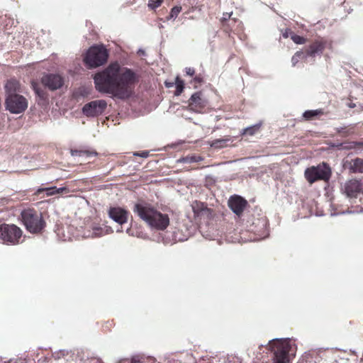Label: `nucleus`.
Masks as SVG:
<instances>
[{
    "instance_id": "obj_4",
    "label": "nucleus",
    "mask_w": 363,
    "mask_h": 363,
    "mask_svg": "<svg viewBox=\"0 0 363 363\" xmlns=\"http://www.w3.org/2000/svg\"><path fill=\"white\" fill-rule=\"evenodd\" d=\"M108 57V52L104 46L94 45L88 50L84 62L88 67L95 68L105 64Z\"/></svg>"
},
{
    "instance_id": "obj_32",
    "label": "nucleus",
    "mask_w": 363,
    "mask_h": 363,
    "mask_svg": "<svg viewBox=\"0 0 363 363\" xmlns=\"http://www.w3.org/2000/svg\"><path fill=\"white\" fill-rule=\"evenodd\" d=\"M346 129H347L346 128L340 127V128H338L337 130L338 133H345L346 135H349V134L352 133L351 128H349L347 130H345Z\"/></svg>"
},
{
    "instance_id": "obj_27",
    "label": "nucleus",
    "mask_w": 363,
    "mask_h": 363,
    "mask_svg": "<svg viewBox=\"0 0 363 363\" xmlns=\"http://www.w3.org/2000/svg\"><path fill=\"white\" fill-rule=\"evenodd\" d=\"M181 11H182L181 6L173 7L171 10L170 14L168 16L167 19H175Z\"/></svg>"
},
{
    "instance_id": "obj_26",
    "label": "nucleus",
    "mask_w": 363,
    "mask_h": 363,
    "mask_svg": "<svg viewBox=\"0 0 363 363\" xmlns=\"http://www.w3.org/2000/svg\"><path fill=\"white\" fill-rule=\"evenodd\" d=\"M259 128V125H252L250 127H247L242 130V135H252L255 133Z\"/></svg>"
},
{
    "instance_id": "obj_6",
    "label": "nucleus",
    "mask_w": 363,
    "mask_h": 363,
    "mask_svg": "<svg viewBox=\"0 0 363 363\" xmlns=\"http://www.w3.org/2000/svg\"><path fill=\"white\" fill-rule=\"evenodd\" d=\"M174 214L172 212L169 213H160V238L164 243H173L177 241L176 233L173 223H170L172 220Z\"/></svg>"
},
{
    "instance_id": "obj_40",
    "label": "nucleus",
    "mask_w": 363,
    "mask_h": 363,
    "mask_svg": "<svg viewBox=\"0 0 363 363\" xmlns=\"http://www.w3.org/2000/svg\"><path fill=\"white\" fill-rule=\"evenodd\" d=\"M195 80H196V82H201L200 79H199V78H198V77H196V78H195Z\"/></svg>"
},
{
    "instance_id": "obj_9",
    "label": "nucleus",
    "mask_w": 363,
    "mask_h": 363,
    "mask_svg": "<svg viewBox=\"0 0 363 363\" xmlns=\"http://www.w3.org/2000/svg\"><path fill=\"white\" fill-rule=\"evenodd\" d=\"M28 107L26 99L19 94H9L6 99V108L12 113H21Z\"/></svg>"
},
{
    "instance_id": "obj_36",
    "label": "nucleus",
    "mask_w": 363,
    "mask_h": 363,
    "mask_svg": "<svg viewBox=\"0 0 363 363\" xmlns=\"http://www.w3.org/2000/svg\"><path fill=\"white\" fill-rule=\"evenodd\" d=\"M232 15V13H225L223 15L222 20L223 21H227L228 20Z\"/></svg>"
},
{
    "instance_id": "obj_33",
    "label": "nucleus",
    "mask_w": 363,
    "mask_h": 363,
    "mask_svg": "<svg viewBox=\"0 0 363 363\" xmlns=\"http://www.w3.org/2000/svg\"><path fill=\"white\" fill-rule=\"evenodd\" d=\"M159 5V0H155V1H153V0H150L148 3V6L149 8L152 9H155V8H157Z\"/></svg>"
},
{
    "instance_id": "obj_12",
    "label": "nucleus",
    "mask_w": 363,
    "mask_h": 363,
    "mask_svg": "<svg viewBox=\"0 0 363 363\" xmlns=\"http://www.w3.org/2000/svg\"><path fill=\"white\" fill-rule=\"evenodd\" d=\"M247 204V201L240 196H231L228 200V206L238 216H240L242 213Z\"/></svg>"
},
{
    "instance_id": "obj_42",
    "label": "nucleus",
    "mask_w": 363,
    "mask_h": 363,
    "mask_svg": "<svg viewBox=\"0 0 363 363\" xmlns=\"http://www.w3.org/2000/svg\"><path fill=\"white\" fill-rule=\"evenodd\" d=\"M166 86H167V87H169V86H171V84H168V83H167V82H166Z\"/></svg>"
},
{
    "instance_id": "obj_44",
    "label": "nucleus",
    "mask_w": 363,
    "mask_h": 363,
    "mask_svg": "<svg viewBox=\"0 0 363 363\" xmlns=\"http://www.w3.org/2000/svg\"><path fill=\"white\" fill-rule=\"evenodd\" d=\"M350 106V108L354 107L353 104H351V106Z\"/></svg>"
},
{
    "instance_id": "obj_18",
    "label": "nucleus",
    "mask_w": 363,
    "mask_h": 363,
    "mask_svg": "<svg viewBox=\"0 0 363 363\" xmlns=\"http://www.w3.org/2000/svg\"><path fill=\"white\" fill-rule=\"evenodd\" d=\"M7 96L9 94H17L16 92L19 89V83L15 79L7 82L5 85Z\"/></svg>"
},
{
    "instance_id": "obj_13",
    "label": "nucleus",
    "mask_w": 363,
    "mask_h": 363,
    "mask_svg": "<svg viewBox=\"0 0 363 363\" xmlns=\"http://www.w3.org/2000/svg\"><path fill=\"white\" fill-rule=\"evenodd\" d=\"M109 217L120 225L125 223L128 220L127 211L120 207H111L108 210Z\"/></svg>"
},
{
    "instance_id": "obj_35",
    "label": "nucleus",
    "mask_w": 363,
    "mask_h": 363,
    "mask_svg": "<svg viewBox=\"0 0 363 363\" xmlns=\"http://www.w3.org/2000/svg\"><path fill=\"white\" fill-rule=\"evenodd\" d=\"M148 152H142L141 153L135 152L134 155L140 156L142 157H147L148 156Z\"/></svg>"
},
{
    "instance_id": "obj_11",
    "label": "nucleus",
    "mask_w": 363,
    "mask_h": 363,
    "mask_svg": "<svg viewBox=\"0 0 363 363\" xmlns=\"http://www.w3.org/2000/svg\"><path fill=\"white\" fill-rule=\"evenodd\" d=\"M363 187L361 182L357 179L346 181L341 185V192L347 198H357L362 191Z\"/></svg>"
},
{
    "instance_id": "obj_45",
    "label": "nucleus",
    "mask_w": 363,
    "mask_h": 363,
    "mask_svg": "<svg viewBox=\"0 0 363 363\" xmlns=\"http://www.w3.org/2000/svg\"><path fill=\"white\" fill-rule=\"evenodd\" d=\"M162 0H160V4L162 3Z\"/></svg>"
},
{
    "instance_id": "obj_22",
    "label": "nucleus",
    "mask_w": 363,
    "mask_h": 363,
    "mask_svg": "<svg viewBox=\"0 0 363 363\" xmlns=\"http://www.w3.org/2000/svg\"><path fill=\"white\" fill-rule=\"evenodd\" d=\"M351 169L354 172H363V159L357 158L352 161L351 165Z\"/></svg>"
},
{
    "instance_id": "obj_2",
    "label": "nucleus",
    "mask_w": 363,
    "mask_h": 363,
    "mask_svg": "<svg viewBox=\"0 0 363 363\" xmlns=\"http://www.w3.org/2000/svg\"><path fill=\"white\" fill-rule=\"evenodd\" d=\"M269 347L274 352V363H290V352L294 351L288 339L272 340Z\"/></svg>"
},
{
    "instance_id": "obj_39",
    "label": "nucleus",
    "mask_w": 363,
    "mask_h": 363,
    "mask_svg": "<svg viewBox=\"0 0 363 363\" xmlns=\"http://www.w3.org/2000/svg\"><path fill=\"white\" fill-rule=\"evenodd\" d=\"M284 38H288V34L286 33L283 34Z\"/></svg>"
},
{
    "instance_id": "obj_41",
    "label": "nucleus",
    "mask_w": 363,
    "mask_h": 363,
    "mask_svg": "<svg viewBox=\"0 0 363 363\" xmlns=\"http://www.w3.org/2000/svg\"><path fill=\"white\" fill-rule=\"evenodd\" d=\"M35 92H36L38 95H40V92H39V91H38L37 89H35Z\"/></svg>"
},
{
    "instance_id": "obj_24",
    "label": "nucleus",
    "mask_w": 363,
    "mask_h": 363,
    "mask_svg": "<svg viewBox=\"0 0 363 363\" xmlns=\"http://www.w3.org/2000/svg\"><path fill=\"white\" fill-rule=\"evenodd\" d=\"M331 147H336L338 150H350L354 147V144L353 143H333Z\"/></svg>"
},
{
    "instance_id": "obj_16",
    "label": "nucleus",
    "mask_w": 363,
    "mask_h": 363,
    "mask_svg": "<svg viewBox=\"0 0 363 363\" xmlns=\"http://www.w3.org/2000/svg\"><path fill=\"white\" fill-rule=\"evenodd\" d=\"M191 208L195 217L208 216L211 214L210 209L202 202L197 201L192 202Z\"/></svg>"
},
{
    "instance_id": "obj_37",
    "label": "nucleus",
    "mask_w": 363,
    "mask_h": 363,
    "mask_svg": "<svg viewBox=\"0 0 363 363\" xmlns=\"http://www.w3.org/2000/svg\"><path fill=\"white\" fill-rule=\"evenodd\" d=\"M131 363H141L140 360L133 359Z\"/></svg>"
},
{
    "instance_id": "obj_38",
    "label": "nucleus",
    "mask_w": 363,
    "mask_h": 363,
    "mask_svg": "<svg viewBox=\"0 0 363 363\" xmlns=\"http://www.w3.org/2000/svg\"><path fill=\"white\" fill-rule=\"evenodd\" d=\"M138 53H139L140 55H144V54H145V52H144V50H138Z\"/></svg>"
},
{
    "instance_id": "obj_28",
    "label": "nucleus",
    "mask_w": 363,
    "mask_h": 363,
    "mask_svg": "<svg viewBox=\"0 0 363 363\" xmlns=\"http://www.w3.org/2000/svg\"><path fill=\"white\" fill-rule=\"evenodd\" d=\"M184 89V83L182 81H180L179 79L177 80V82H176V91H175V95L176 96H179V94H181V93L182 92Z\"/></svg>"
},
{
    "instance_id": "obj_23",
    "label": "nucleus",
    "mask_w": 363,
    "mask_h": 363,
    "mask_svg": "<svg viewBox=\"0 0 363 363\" xmlns=\"http://www.w3.org/2000/svg\"><path fill=\"white\" fill-rule=\"evenodd\" d=\"M72 156H79V157H91L96 156L97 155L95 151H89V150H72Z\"/></svg>"
},
{
    "instance_id": "obj_17",
    "label": "nucleus",
    "mask_w": 363,
    "mask_h": 363,
    "mask_svg": "<svg viewBox=\"0 0 363 363\" xmlns=\"http://www.w3.org/2000/svg\"><path fill=\"white\" fill-rule=\"evenodd\" d=\"M325 44L322 42L316 41L310 45L307 50V57H314L317 54L322 53L324 50Z\"/></svg>"
},
{
    "instance_id": "obj_43",
    "label": "nucleus",
    "mask_w": 363,
    "mask_h": 363,
    "mask_svg": "<svg viewBox=\"0 0 363 363\" xmlns=\"http://www.w3.org/2000/svg\"><path fill=\"white\" fill-rule=\"evenodd\" d=\"M350 106V108L354 107L353 104H351V106Z\"/></svg>"
},
{
    "instance_id": "obj_7",
    "label": "nucleus",
    "mask_w": 363,
    "mask_h": 363,
    "mask_svg": "<svg viewBox=\"0 0 363 363\" xmlns=\"http://www.w3.org/2000/svg\"><path fill=\"white\" fill-rule=\"evenodd\" d=\"M306 180L313 184L318 180L328 181L331 176V169L325 163L307 168L304 172Z\"/></svg>"
},
{
    "instance_id": "obj_34",
    "label": "nucleus",
    "mask_w": 363,
    "mask_h": 363,
    "mask_svg": "<svg viewBox=\"0 0 363 363\" xmlns=\"http://www.w3.org/2000/svg\"><path fill=\"white\" fill-rule=\"evenodd\" d=\"M185 72H186V74H188L189 76H193L195 72L194 69L191 68V67L185 68Z\"/></svg>"
},
{
    "instance_id": "obj_10",
    "label": "nucleus",
    "mask_w": 363,
    "mask_h": 363,
    "mask_svg": "<svg viewBox=\"0 0 363 363\" xmlns=\"http://www.w3.org/2000/svg\"><path fill=\"white\" fill-rule=\"evenodd\" d=\"M106 106L107 103L105 100H95L86 104L82 108V112L87 117H95L102 114Z\"/></svg>"
},
{
    "instance_id": "obj_31",
    "label": "nucleus",
    "mask_w": 363,
    "mask_h": 363,
    "mask_svg": "<svg viewBox=\"0 0 363 363\" xmlns=\"http://www.w3.org/2000/svg\"><path fill=\"white\" fill-rule=\"evenodd\" d=\"M318 113V111H306L304 112L303 116H304V118H306L307 119H311L313 116H317Z\"/></svg>"
},
{
    "instance_id": "obj_3",
    "label": "nucleus",
    "mask_w": 363,
    "mask_h": 363,
    "mask_svg": "<svg viewBox=\"0 0 363 363\" xmlns=\"http://www.w3.org/2000/svg\"><path fill=\"white\" fill-rule=\"evenodd\" d=\"M133 211L152 229L159 228V212L157 208L146 203L135 204Z\"/></svg>"
},
{
    "instance_id": "obj_25",
    "label": "nucleus",
    "mask_w": 363,
    "mask_h": 363,
    "mask_svg": "<svg viewBox=\"0 0 363 363\" xmlns=\"http://www.w3.org/2000/svg\"><path fill=\"white\" fill-rule=\"evenodd\" d=\"M307 56L306 54H304L303 52H301V51H298V52H296L294 55L292 57V59H291V62H292V65L293 66H295L298 60L300 59H303V58H306Z\"/></svg>"
},
{
    "instance_id": "obj_5",
    "label": "nucleus",
    "mask_w": 363,
    "mask_h": 363,
    "mask_svg": "<svg viewBox=\"0 0 363 363\" xmlns=\"http://www.w3.org/2000/svg\"><path fill=\"white\" fill-rule=\"evenodd\" d=\"M23 222L26 229L32 233H39L44 227L45 223L40 213L33 209L24 210L22 213Z\"/></svg>"
},
{
    "instance_id": "obj_14",
    "label": "nucleus",
    "mask_w": 363,
    "mask_h": 363,
    "mask_svg": "<svg viewBox=\"0 0 363 363\" xmlns=\"http://www.w3.org/2000/svg\"><path fill=\"white\" fill-rule=\"evenodd\" d=\"M42 83L52 90H55L62 86L63 80L58 74H48L42 78Z\"/></svg>"
},
{
    "instance_id": "obj_1",
    "label": "nucleus",
    "mask_w": 363,
    "mask_h": 363,
    "mask_svg": "<svg viewBox=\"0 0 363 363\" xmlns=\"http://www.w3.org/2000/svg\"><path fill=\"white\" fill-rule=\"evenodd\" d=\"M94 80L95 87L99 92L124 99L133 94L137 76L131 69L114 62L96 73Z\"/></svg>"
},
{
    "instance_id": "obj_15",
    "label": "nucleus",
    "mask_w": 363,
    "mask_h": 363,
    "mask_svg": "<svg viewBox=\"0 0 363 363\" xmlns=\"http://www.w3.org/2000/svg\"><path fill=\"white\" fill-rule=\"evenodd\" d=\"M189 101V109L195 112H201L206 105V101L201 98V94L199 92L194 94Z\"/></svg>"
},
{
    "instance_id": "obj_21",
    "label": "nucleus",
    "mask_w": 363,
    "mask_h": 363,
    "mask_svg": "<svg viewBox=\"0 0 363 363\" xmlns=\"http://www.w3.org/2000/svg\"><path fill=\"white\" fill-rule=\"evenodd\" d=\"M203 160V157L199 155H187L186 157H184L181 159H179L178 161L179 162L183 163H194V162H199L200 161Z\"/></svg>"
},
{
    "instance_id": "obj_20",
    "label": "nucleus",
    "mask_w": 363,
    "mask_h": 363,
    "mask_svg": "<svg viewBox=\"0 0 363 363\" xmlns=\"http://www.w3.org/2000/svg\"><path fill=\"white\" fill-rule=\"evenodd\" d=\"M46 191L48 196H52L56 194H61L63 192H68L67 189L66 187L57 188L55 186L40 189H38V192Z\"/></svg>"
},
{
    "instance_id": "obj_8",
    "label": "nucleus",
    "mask_w": 363,
    "mask_h": 363,
    "mask_svg": "<svg viewBox=\"0 0 363 363\" xmlns=\"http://www.w3.org/2000/svg\"><path fill=\"white\" fill-rule=\"evenodd\" d=\"M23 232L16 225H0V239L6 244L17 245L22 237Z\"/></svg>"
},
{
    "instance_id": "obj_30",
    "label": "nucleus",
    "mask_w": 363,
    "mask_h": 363,
    "mask_svg": "<svg viewBox=\"0 0 363 363\" xmlns=\"http://www.w3.org/2000/svg\"><path fill=\"white\" fill-rule=\"evenodd\" d=\"M228 140H214L212 144H211V146L213 147H222L224 146V144L228 141Z\"/></svg>"
},
{
    "instance_id": "obj_29",
    "label": "nucleus",
    "mask_w": 363,
    "mask_h": 363,
    "mask_svg": "<svg viewBox=\"0 0 363 363\" xmlns=\"http://www.w3.org/2000/svg\"><path fill=\"white\" fill-rule=\"evenodd\" d=\"M291 38L296 44L301 45L305 43V39L303 37L298 35L294 34L291 36Z\"/></svg>"
},
{
    "instance_id": "obj_19",
    "label": "nucleus",
    "mask_w": 363,
    "mask_h": 363,
    "mask_svg": "<svg viewBox=\"0 0 363 363\" xmlns=\"http://www.w3.org/2000/svg\"><path fill=\"white\" fill-rule=\"evenodd\" d=\"M113 232L111 227L105 225L104 227L94 226L93 227V237H101Z\"/></svg>"
}]
</instances>
